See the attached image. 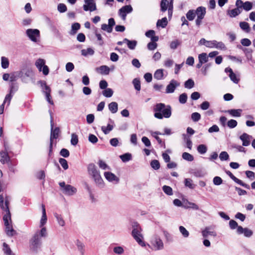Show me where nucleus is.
Here are the masks:
<instances>
[{"label": "nucleus", "mask_w": 255, "mask_h": 255, "mask_svg": "<svg viewBox=\"0 0 255 255\" xmlns=\"http://www.w3.org/2000/svg\"><path fill=\"white\" fill-rule=\"evenodd\" d=\"M150 165L155 170H157L160 168V163L157 160H153L151 161Z\"/></svg>", "instance_id": "680f3d73"}, {"label": "nucleus", "mask_w": 255, "mask_h": 255, "mask_svg": "<svg viewBox=\"0 0 255 255\" xmlns=\"http://www.w3.org/2000/svg\"><path fill=\"white\" fill-rule=\"evenodd\" d=\"M120 158L121 159L123 162H126L131 160L132 156L129 153H126L120 156Z\"/></svg>", "instance_id": "f704fd0d"}, {"label": "nucleus", "mask_w": 255, "mask_h": 255, "mask_svg": "<svg viewBox=\"0 0 255 255\" xmlns=\"http://www.w3.org/2000/svg\"><path fill=\"white\" fill-rule=\"evenodd\" d=\"M253 8V4L250 1H246L244 2L243 9L246 11H249Z\"/></svg>", "instance_id": "0e129e2a"}, {"label": "nucleus", "mask_w": 255, "mask_h": 255, "mask_svg": "<svg viewBox=\"0 0 255 255\" xmlns=\"http://www.w3.org/2000/svg\"><path fill=\"white\" fill-rule=\"evenodd\" d=\"M252 138L251 135L246 133H244L240 136V139L242 141L243 146H247L250 144L251 140Z\"/></svg>", "instance_id": "f3484780"}, {"label": "nucleus", "mask_w": 255, "mask_h": 255, "mask_svg": "<svg viewBox=\"0 0 255 255\" xmlns=\"http://www.w3.org/2000/svg\"><path fill=\"white\" fill-rule=\"evenodd\" d=\"M219 158L222 161L227 160L229 155L226 151H222L219 155Z\"/></svg>", "instance_id": "bf43d9fd"}, {"label": "nucleus", "mask_w": 255, "mask_h": 255, "mask_svg": "<svg viewBox=\"0 0 255 255\" xmlns=\"http://www.w3.org/2000/svg\"><path fill=\"white\" fill-rule=\"evenodd\" d=\"M71 28L72 29L70 32V34L71 35L75 34L77 32V30L80 29V24L77 22L74 23L72 25Z\"/></svg>", "instance_id": "58836bf2"}, {"label": "nucleus", "mask_w": 255, "mask_h": 255, "mask_svg": "<svg viewBox=\"0 0 255 255\" xmlns=\"http://www.w3.org/2000/svg\"><path fill=\"white\" fill-rule=\"evenodd\" d=\"M206 47L209 48H216L220 49H225L226 46L222 42H218L216 40L209 41L206 44Z\"/></svg>", "instance_id": "f8f14e48"}, {"label": "nucleus", "mask_w": 255, "mask_h": 255, "mask_svg": "<svg viewBox=\"0 0 255 255\" xmlns=\"http://www.w3.org/2000/svg\"><path fill=\"white\" fill-rule=\"evenodd\" d=\"M4 149L5 151L0 152V161L2 164L8 163L10 160V158L8 154V147L5 143L4 144Z\"/></svg>", "instance_id": "1a4fd4ad"}, {"label": "nucleus", "mask_w": 255, "mask_h": 255, "mask_svg": "<svg viewBox=\"0 0 255 255\" xmlns=\"http://www.w3.org/2000/svg\"><path fill=\"white\" fill-rule=\"evenodd\" d=\"M104 176L106 179L109 182H115L116 183H118L119 182V178L111 172H105L104 173Z\"/></svg>", "instance_id": "dca6fc26"}, {"label": "nucleus", "mask_w": 255, "mask_h": 255, "mask_svg": "<svg viewBox=\"0 0 255 255\" xmlns=\"http://www.w3.org/2000/svg\"><path fill=\"white\" fill-rule=\"evenodd\" d=\"M237 233L239 235L244 234L245 237L248 238L251 237L253 234V232L251 230L247 228H244L242 226L238 227L237 230Z\"/></svg>", "instance_id": "ddd939ff"}, {"label": "nucleus", "mask_w": 255, "mask_h": 255, "mask_svg": "<svg viewBox=\"0 0 255 255\" xmlns=\"http://www.w3.org/2000/svg\"><path fill=\"white\" fill-rule=\"evenodd\" d=\"M76 245L77 247L78 250L80 252L81 255H84L85 253L84 244L79 240H77L76 242Z\"/></svg>", "instance_id": "bb28decb"}, {"label": "nucleus", "mask_w": 255, "mask_h": 255, "mask_svg": "<svg viewBox=\"0 0 255 255\" xmlns=\"http://www.w3.org/2000/svg\"><path fill=\"white\" fill-rule=\"evenodd\" d=\"M109 109L113 114H115L118 110V104L116 102H112L108 105Z\"/></svg>", "instance_id": "393cba45"}, {"label": "nucleus", "mask_w": 255, "mask_h": 255, "mask_svg": "<svg viewBox=\"0 0 255 255\" xmlns=\"http://www.w3.org/2000/svg\"><path fill=\"white\" fill-rule=\"evenodd\" d=\"M227 126L230 128H235L238 124L237 122L235 120H230L227 122Z\"/></svg>", "instance_id": "69168bd1"}, {"label": "nucleus", "mask_w": 255, "mask_h": 255, "mask_svg": "<svg viewBox=\"0 0 255 255\" xmlns=\"http://www.w3.org/2000/svg\"><path fill=\"white\" fill-rule=\"evenodd\" d=\"M202 235L204 238H207L209 236L216 237L217 234L214 231L210 230L209 227H206L203 231H202Z\"/></svg>", "instance_id": "aec40b11"}, {"label": "nucleus", "mask_w": 255, "mask_h": 255, "mask_svg": "<svg viewBox=\"0 0 255 255\" xmlns=\"http://www.w3.org/2000/svg\"><path fill=\"white\" fill-rule=\"evenodd\" d=\"M45 64L44 59L39 58L36 61L35 65L39 71H42L44 75H47L49 73V68Z\"/></svg>", "instance_id": "0eeeda50"}, {"label": "nucleus", "mask_w": 255, "mask_h": 255, "mask_svg": "<svg viewBox=\"0 0 255 255\" xmlns=\"http://www.w3.org/2000/svg\"><path fill=\"white\" fill-rule=\"evenodd\" d=\"M50 116H51V134H50V146H49V154H51L52 150V144H53V140L54 139H56L58 137L59 133L60 132V129L59 128H55L53 129V119L51 116V112L50 111Z\"/></svg>", "instance_id": "423d86ee"}, {"label": "nucleus", "mask_w": 255, "mask_h": 255, "mask_svg": "<svg viewBox=\"0 0 255 255\" xmlns=\"http://www.w3.org/2000/svg\"><path fill=\"white\" fill-rule=\"evenodd\" d=\"M132 10V8L131 5H125L119 9V13L122 18L123 20H125L126 18L127 14L131 12Z\"/></svg>", "instance_id": "9b49d317"}, {"label": "nucleus", "mask_w": 255, "mask_h": 255, "mask_svg": "<svg viewBox=\"0 0 255 255\" xmlns=\"http://www.w3.org/2000/svg\"><path fill=\"white\" fill-rule=\"evenodd\" d=\"M198 59L201 63L204 64L208 61V56L206 53H202L198 55Z\"/></svg>", "instance_id": "72a5a7b5"}, {"label": "nucleus", "mask_w": 255, "mask_h": 255, "mask_svg": "<svg viewBox=\"0 0 255 255\" xmlns=\"http://www.w3.org/2000/svg\"><path fill=\"white\" fill-rule=\"evenodd\" d=\"M168 1L167 0H162L160 2L161 11H165L167 9Z\"/></svg>", "instance_id": "8fccbe9b"}, {"label": "nucleus", "mask_w": 255, "mask_h": 255, "mask_svg": "<svg viewBox=\"0 0 255 255\" xmlns=\"http://www.w3.org/2000/svg\"><path fill=\"white\" fill-rule=\"evenodd\" d=\"M193 174L197 177H202L205 176L206 172L202 169H197L193 172Z\"/></svg>", "instance_id": "a18cd8bd"}, {"label": "nucleus", "mask_w": 255, "mask_h": 255, "mask_svg": "<svg viewBox=\"0 0 255 255\" xmlns=\"http://www.w3.org/2000/svg\"><path fill=\"white\" fill-rule=\"evenodd\" d=\"M26 33L29 39L35 42H37L36 37H40V31L37 29H28Z\"/></svg>", "instance_id": "6e6552de"}, {"label": "nucleus", "mask_w": 255, "mask_h": 255, "mask_svg": "<svg viewBox=\"0 0 255 255\" xmlns=\"http://www.w3.org/2000/svg\"><path fill=\"white\" fill-rule=\"evenodd\" d=\"M187 100V95L186 93L181 94L179 97V101L182 104H184L186 103Z\"/></svg>", "instance_id": "e2e57ef3"}, {"label": "nucleus", "mask_w": 255, "mask_h": 255, "mask_svg": "<svg viewBox=\"0 0 255 255\" xmlns=\"http://www.w3.org/2000/svg\"><path fill=\"white\" fill-rule=\"evenodd\" d=\"M168 21L166 17L162 18L161 19L158 20L156 23L157 27L160 26L162 28H164L167 25Z\"/></svg>", "instance_id": "7c9ffc66"}, {"label": "nucleus", "mask_w": 255, "mask_h": 255, "mask_svg": "<svg viewBox=\"0 0 255 255\" xmlns=\"http://www.w3.org/2000/svg\"><path fill=\"white\" fill-rule=\"evenodd\" d=\"M163 70L157 69L154 74V78L157 80H161L163 78Z\"/></svg>", "instance_id": "2f4dec72"}, {"label": "nucleus", "mask_w": 255, "mask_h": 255, "mask_svg": "<svg viewBox=\"0 0 255 255\" xmlns=\"http://www.w3.org/2000/svg\"><path fill=\"white\" fill-rule=\"evenodd\" d=\"M92 176L97 184L99 185H101L103 184V181L100 175L99 171Z\"/></svg>", "instance_id": "c85d7f7f"}, {"label": "nucleus", "mask_w": 255, "mask_h": 255, "mask_svg": "<svg viewBox=\"0 0 255 255\" xmlns=\"http://www.w3.org/2000/svg\"><path fill=\"white\" fill-rule=\"evenodd\" d=\"M59 162L64 170H66L68 168V163L66 159L60 158L59 159Z\"/></svg>", "instance_id": "052dcab7"}, {"label": "nucleus", "mask_w": 255, "mask_h": 255, "mask_svg": "<svg viewBox=\"0 0 255 255\" xmlns=\"http://www.w3.org/2000/svg\"><path fill=\"white\" fill-rule=\"evenodd\" d=\"M1 64L2 68L6 69L8 68L9 66V60L8 58L3 56L1 57Z\"/></svg>", "instance_id": "37998d69"}, {"label": "nucleus", "mask_w": 255, "mask_h": 255, "mask_svg": "<svg viewBox=\"0 0 255 255\" xmlns=\"http://www.w3.org/2000/svg\"><path fill=\"white\" fill-rule=\"evenodd\" d=\"M243 51L245 54L246 56L247 57V59L250 60L252 58V52L253 50L252 49L250 48H243Z\"/></svg>", "instance_id": "49530a36"}, {"label": "nucleus", "mask_w": 255, "mask_h": 255, "mask_svg": "<svg viewBox=\"0 0 255 255\" xmlns=\"http://www.w3.org/2000/svg\"><path fill=\"white\" fill-rule=\"evenodd\" d=\"M114 92L111 88H107L103 91V95L107 98H110L113 95Z\"/></svg>", "instance_id": "c03bdc74"}, {"label": "nucleus", "mask_w": 255, "mask_h": 255, "mask_svg": "<svg viewBox=\"0 0 255 255\" xmlns=\"http://www.w3.org/2000/svg\"><path fill=\"white\" fill-rule=\"evenodd\" d=\"M132 84L135 90L138 91L140 90V82L138 79H134L132 81Z\"/></svg>", "instance_id": "3c124183"}, {"label": "nucleus", "mask_w": 255, "mask_h": 255, "mask_svg": "<svg viewBox=\"0 0 255 255\" xmlns=\"http://www.w3.org/2000/svg\"><path fill=\"white\" fill-rule=\"evenodd\" d=\"M191 119L194 122H198L201 119V115L197 112L193 113L191 114Z\"/></svg>", "instance_id": "4d7b16f0"}, {"label": "nucleus", "mask_w": 255, "mask_h": 255, "mask_svg": "<svg viewBox=\"0 0 255 255\" xmlns=\"http://www.w3.org/2000/svg\"><path fill=\"white\" fill-rule=\"evenodd\" d=\"M163 234L167 242L172 241V237L168 231L164 230L163 231Z\"/></svg>", "instance_id": "774afa93"}, {"label": "nucleus", "mask_w": 255, "mask_h": 255, "mask_svg": "<svg viewBox=\"0 0 255 255\" xmlns=\"http://www.w3.org/2000/svg\"><path fill=\"white\" fill-rule=\"evenodd\" d=\"M95 53L94 50L91 48H88L86 49H82L81 50V54L85 57L88 56H92Z\"/></svg>", "instance_id": "cd10ccee"}, {"label": "nucleus", "mask_w": 255, "mask_h": 255, "mask_svg": "<svg viewBox=\"0 0 255 255\" xmlns=\"http://www.w3.org/2000/svg\"><path fill=\"white\" fill-rule=\"evenodd\" d=\"M242 110L241 109H231L226 111L233 117H240L241 115Z\"/></svg>", "instance_id": "b1692460"}, {"label": "nucleus", "mask_w": 255, "mask_h": 255, "mask_svg": "<svg viewBox=\"0 0 255 255\" xmlns=\"http://www.w3.org/2000/svg\"><path fill=\"white\" fill-rule=\"evenodd\" d=\"M78 142V135L75 133H73L71 134V143L73 145H76L77 144Z\"/></svg>", "instance_id": "603ef678"}, {"label": "nucleus", "mask_w": 255, "mask_h": 255, "mask_svg": "<svg viewBox=\"0 0 255 255\" xmlns=\"http://www.w3.org/2000/svg\"><path fill=\"white\" fill-rule=\"evenodd\" d=\"M182 158L187 161H192L194 160L193 156L189 153L184 152L182 154Z\"/></svg>", "instance_id": "6e6d98bb"}, {"label": "nucleus", "mask_w": 255, "mask_h": 255, "mask_svg": "<svg viewBox=\"0 0 255 255\" xmlns=\"http://www.w3.org/2000/svg\"><path fill=\"white\" fill-rule=\"evenodd\" d=\"M96 70L102 75H108L110 73V68L106 65H102L97 68Z\"/></svg>", "instance_id": "5701e85b"}, {"label": "nucleus", "mask_w": 255, "mask_h": 255, "mask_svg": "<svg viewBox=\"0 0 255 255\" xmlns=\"http://www.w3.org/2000/svg\"><path fill=\"white\" fill-rule=\"evenodd\" d=\"M131 235L136 242L141 247H145V244L143 241V237L141 234L142 229L137 222L133 223Z\"/></svg>", "instance_id": "20e7f679"}, {"label": "nucleus", "mask_w": 255, "mask_h": 255, "mask_svg": "<svg viewBox=\"0 0 255 255\" xmlns=\"http://www.w3.org/2000/svg\"><path fill=\"white\" fill-rule=\"evenodd\" d=\"M206 12V8L205 7L199 6L196 9V14H197V17L204 18Z\"/></svg>", "instance_id": "412c9836"}, {"label": "nucleus", "mask_w": 255, "mask_h": 255, "mask_svg": "<svg viewBox=\"0 0 255 255\" xmlns=\"http://www.w3.org/2000/svg\"><path fill=\"white\" fill-rule=\"evenodd\" d=\"M183 208L185 209L191 208L196 210H199V206L197 204L189 202H187V204H184Z\"/></svg>", "instance_id": "e433bc0d"}, {"label": "nucleus", "mask_w": 255, "mask_h": 255, "mask_svg": "<svg viewBox=\"0 0 255 255\" xmlns=\"http://www.w3.org/2000/svg\"><path fill=\"white\" fill-rule=\"evenodd\" d=\"M185 185L189 187L190 189H194L195 187V185L193 183V181L191 179L186 178L184 180Z\"/></svg>", "instance_id": "79ce46f5"}, {"label": "nucleus", "mask_w": 255, "mask_h": 255, "mask_svg": "<svg viewBox=\"0 0 255 255\" xmlns=\"http://www.w3.org/2000/svg\"><path fill=\"white\" fill-rule=\"evenodd\" d=\"M179 84L178 82L174 80H172L170 83L167 86L166 89V93H173L176 88V87L178 86Z\"/></svg>", "instance_id": "2eb2a0df"}, {"label": "nucleus", "mask_w": 255, "mask_h": 255, "mask_svg": "<svg viewBox=\"0 0 255 255\" xmlns=\"http://www.w3.org/2000/svg\"><path fill=\"white\" fill-rule=\"evenodd\" d=\"M113 128L112 125L108 124L107 127L103 126L102 127V130L105 134H107L113 129Z\"/></svg>", "instance_id": "09e8293b"}, {"label": "nucleus", "mask_w": 255, "mask_h": 255, "mask_svg": "<svg viewBox=\"0 0 255 255\" xmlns=\"http://www.w3.org/2000/svg\"><path fill=\"white\" fill-rule=\"evenodd\" d=\"M197 149L199 153L201 154H204L207 151V147L205 144H200L198 146Z\"/></svg>", "instance_id": "a19ab883"}, {"label": "nucleus", "mask_w": 255, "mask_h": 255, "mask_svg": "<svg viewBox=\"0 0 255 255\" xmlns=\"http://www.w3.org/2000/svg\"><path fill=\"white\" fill-rule=\"evenodd\" d=\"M46 236L47 231L45 227H42L40 231H37L30 240L31 249L36 252L41 245L40 237H45Z\"/></svg>", "instance_id": "7ed1b4c3"}, {"label": "nucleus", "mask_w": 255, "mask_h": 255, "mask_svg": "<svg viewBox=\"0 0 255 255\" xmlns=\"http://www.w3.org/2000/svg\"><path fill=\"white\" fill-rule=\"evenodd\" d=\"M85 4L83 5L85 11H93L96 10V5L94 0H84Z\"/></svg>", "instance_id": "9d476101"}, {"label": "nucleus", "mask_w": 255, "mask_h": 255, "mask_svg": "<svg viewBox=\"0 0 255 255\" xmlns=\"http://www.w3.org/2000/svg\"><path fill=\"white\" fill-rule=\"evenodd\" d=\"M226 173L230 176V177L234 180L237 184L243 186L244 187L247 189H250V186L249 185L244 183L242 180L237 178L235 177L230 171H226Z\"/></svg>", "instance_id": "4468645a"}, {"label": "nucleus", "mask_w": 255, "mask_h": 255, "mask_svg": "<svg viewBox=\"0 0 255 255\" xmlns=\"http://www.w3.org/2000/svg\"><path fill=\"white\" fill-rule=\"evenodd\" d=\"M154 116L158 119H162L163 118H169L171 116V107L170 105H165L163 103L156 104L154 108Z\"/></svg>", "instance_id": "f257e3e1"}, {"label": "nucleus", "mask_w": 255, "mask_h": 255, "mask_svg": "<svg viewBox=\"0 0 255 255\" xmlns=\"http://www.w3.org/2000/svg\"><path fill=\"white\" fill-rule=\"evenodd\" d=\"M77 192V189L71 185L67 184L63 190V193L67 195H73Z\"/></svg>", "instance_id": "a211bd4d"}, {"label": "nucleus", "mask_w": 255, "mask_h": 255, "mask_svg": "<svg viewBox=\"0 0 255 255\" xmlns=\"http://www.w3.org/2000/svg\"><path fill=\"white\" fill-rule=\"evenodd\" d=\"M54 217L56 218V220L58 223V224L62 227L65 226V221L61 216V215L58 214L56 213L54 214Z\"/></svg>", "instance_id": "473e14b6"}, {"label": "nucleus", "mask_w": 255, "mask_h": 255, "mask_svg": "<svg viewBox=\"0 0 255 255\" xmlns=\"http://www.w3.org/2000/svg\"><path fill=\"white\" fill-rule=\"evenodd\" d=\"M114 252L118 255H122L124 252V250L123 247L121 246L115 247L113 249Z\"/></svg>", "instance_id": "338daca9"}, {"label": "nucleus", "mask_w": 255, "mask_h": 255, "mask_svg": "<svg viewBox=\"0 0 255 255\" xmlns=\"http://www.w3.org/2000/svg\"><path fill=\"white\" fill-rule=\"evenodd\" d=\"M41 86L43 88L44 90V92L45 94H47V93H50L51 90L49 86L46 85V83L44 81H41Z\"/></svg>", "instance_id": "864d4df0"}, {"label": "nucleus", "mask_w": 255, "mask_h": 255, "mask_svg": "<svg viewBox=\"0 0 255 255\" xmlns=\"http://www.w3.org/2000/svg\"><path fill=\"white\" fill-rule=\"evenodd\" d=\"M179 230L180 233L184 238H188L189 237V232L183 226H179Z\"/></svg>", "instance_id": "de8ad7c7"}, {"label": "nucleus", "mask_w": 255, "mask_h": 255, "mask_svg": "<svg viewBox=\"0 0 255 255\" xmlns=\"http://www.w3.org/2000/svg\"><path fill=\"white\" fill-rule=\"evenodd\" d=\"M162 190L168 195H172L173 194L172 189L170 186L164 185L162 187Z\"/></svg>", "instance_id": "5fc2aeb1"}, {"label": "nucleus", "mask_w": 255, "mask_h": 255, "mask_svg": "<svg viewBox=\"0 0 255 255\" xmlns=\"http://www.w3.org/2000/svg\"><path fill=\"white\" fill-rule=\"evenodd\" d=\"M2 246L4 253L6 255H12V251L8 245L6 243H3Z\"/></svg>", "instance_id": "ea45409f"}, {"label": "nucleus", "mask_w": 255, "mask_h": 255, "mask_svg": "<svg viewBox=\"0 0 255 255\" xmlns=\"http://www.w3.org/2000/svg\"><path fill=\"white\" fill-rule=\"evenodd\" d=\"M187 18L189 20H193L195 17V13L193 10H189L186 14Z\"/></svg>", "instance_id": "13d9d810"}, {"label": "nucleus", "mask_w": 255, "mask_h": 255, "mask_svg": "<svg viewBox=\"0 0 255 255\" xmlns=\"http://www.w3.org/2000/svg\"><path fill=\"white\" fill-rule=\"evenodd\" d=\"M151 249L154 251H160L164 249V243L160 237L155 234L152 236L150 240Z\"/></svg>", "instance_id": "39448f33"}, {"label": "nucleus", "mask_w": 255, "mask_h": 255, "mask_svg": "<svg viewBox=\"0 0 255 255\" xmlns=\"http://www.w3.org/2000/svg\"><path fill=\"white\" fill-rule=\"evenodd\" d=\"M7 201H6V206L1 210L3 214V220L5 227V232L8 236L12 237L16 234V232L13 229L11 225V214L9 207L7 206Z\"/></svg>", "instance_id": "f03ea898"}, {"label": "nucleus", "mask_w": 255, "mask_h": 255, "mask_svg": "<svg viewBox=\"0 0 255 255\" xmlns=\"http://www.w3.org/2000/svg\"><path fill=\"white\" fill-rule=\"evenodd\" d=\"M195 83L192 79H189L184 83V87L185 88L190 89L194 87Z\"/></svg>", "instance_id": "4c0bfd02"}, {"label": "nucleus", "mask_w": 255, "mask_h": 255, "mask_svg": "<svg viewBox=\"0 0 255 255\" xmlns=\"http://www.w3.org/2000/svg\"><path fill=\"white\" fill-rule=\"evenodd\" d=\"M88 171L89 174L93 175L98 172L97 170L95 165L93 163H90L88 166Z\"/></svg>", "instance_id": "c756f323"}, {"label": "nucleus", "mask_w": 255, "mask_h": 255, "mask_svg": "<svg viewBox=\"0 0 255 255\" xmlns=\"http://www.w3.org/2000/svg\"><path fill=\"white\" fill-rule=\"evenodd\" d=\"M42 215L40 220V227H42L47 222L46 210L44 204H42Z\"/></svg>", "instance_id": "6ab92c4d"}, {"label": "nucleus", "mask_w": 255, "mask_h": 255, "mask_svg": "<svg viewBox=\"0 0 255 255\" xmlns=\"http://www.w3.org/2000/svg\"><path fill=\"white\" fill-rule=\"evenodd\" d=\"M240 27L246 32L250 31V27L249 23L247 22H241L240 23Z\"/></svg>", "instance_id": "c9c22d12"}, {"label": "nucleus", "mask_w": 255, "mask_h": 255, "mask_svg": "<svg viewBox=\"0 0 255 255\" xmlns=\"http://www.w3.org/2000/svg\"><path fill=\"white\" fill-rule=\"evenodd\" d=\"M124 41L126 42L128 48L131 50H134L137 45V41L135 40H129L127 38H124Z\"/></svg>", "instance_id": "4be33fe9"}, {"label": "nucleus", "mask_w": 255, "mask_h": 255, "mask_svg": "<svg viewBox=\"0 0 255 255\" xmlns=\"http://www.w3.org/2000/svg\"><path fill=\"white\" fill-rule=\"evenodd\" d=\"M241 10L238 8H235L234 9H233L232 10H229L228 11L227 13L231 17H235L240 14L241 13Z\"/></svg>", "instance_id": "a878e982"}]
</instances>
